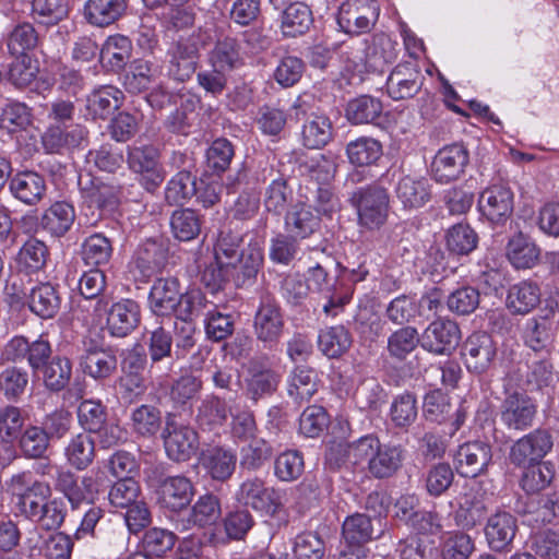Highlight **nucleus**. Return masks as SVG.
Returning a JSON list of instances; mask_svg holds the SVG:
<instances>
[{"mask_svg": "<svg viewBox=\"0 0 559 559\" xmlns=\"http://www.w3.org/2000/svg\"><path fill=\"white\" fill-rule=\"evenodd\" d=\"M486 515V506L483 498L469 490L459 496L457 509L454 511V521L464 530L474 528L481 523Z\"/></svg>", "mask_w": 559, "mask_h": 559, "instance_id": "26", "label": "nucleus"}, {"mask_svg": "<svg viewBox=\"0 0 559 559\" xmlns=\"http://www.w3.org/2000/svg\"><path fill=\"white\" fill-rule=\"evenodd\" d=\"M32 122L29 108L19 102L8 103L0 115V127L8 132H17L26 129Z\"/></svg>", "mask_w": 559, "mask_h": 559, "instance_id": "57", "label": "nucleus"}, {"mask_svg": "<svg viewBox=\"0 0 559 559\" xmlns=\"http://www.w3.org/2000/svg\"><path fill=\"white\" fill-rule=\"evenodd\" d=\"M318 390L317 373L309 368H296L288 378L287 392L297 402L312 397Z\"/></svg>", "mask_w": 559, "mask_h": 559, "instance_id": "46", "label": "nucleus"}, {"mask_svg": "<svg viewBox=\"0 0 559 559\" xmlns=\"http://www.w3.org/2000/svg\"><path fill=\"white\" fill-rule=\"evenodd\" d=\"M480 216L492 226H503L514 209V193L510 187L496 183L485 188L478 198Z\"/></svg>", "mask_w": 559, "mask_h": 559, "instance_id": "4", "label": "nucleus"}, {"mask_svg": "<svg viewBox=\"0 0 559 559\" xmlns=\"http://www.w3.org/2000/svg\"><path fill=\"white\" fill-rule=\"evenodd\" d=\"M491 447L483 441L465 442L454 454V467L464 477L483 474L491 462Z\"/></svg>", "mask_w": 559, "mask_h": 559, "instance_id": "11", "label": "nucleus"}, {"mask_svg": "<svg viewBox=\"0 0 559 559\" xmlns=\"http://www.w3.org/2000/svg\"><path fill=\"white\" fill-rule=\"evenodd\" d=\"M353 202L361 228L378 230L386 223L390 214V195L384 188L360 189L353 195Z\"/></svg>", "mask_w": 559, "mask_h": 559, "instance_id": "3", "label": "nucleus"}, {"mask_svg": "<svg viewBox=\"0 0 559 559\" xmlns=\"http://www.w3.org/2000/svg\"><path fill=\"white\" fill-rule=\"evenodd\" d=\"M332 138V124L328 117L311 115L302 127L301 140L309 148H321Z\"/></svg>", "mask_w": 559, "mask_h": 559, "instance_id": "44", "label": "nucleus"}, {"mask_svg": "<svg viewBox=\"0 0 559 559\" xmlns=\"http://www.w3.org/2000/svg\"><path fill=\"white\" fill-rule=\"evenodd\" d=\"M39 73L37 59L28 53L16 56L9 70V80L17 87H26L35 82Z\"/></svg>", "mask_w": 559, "mask_h": 559, "instance_id": "54", "label": "nucleus"}, {"mask_svg": "<svg viewBox=\"0 0 559 559\" xmlns=\"http://www.w3.org/2000/svg\"><path fill=\"white\" fill-rule=\"evenodd\" d=\"M69 12L64 0H33L32 14L39 23L53 25L67 17Z\"/></svg>", "mask_w": 559, "mask_h": 559, "instance_id": "61", "label": "nucleus"}, {"mask_svg": "<svg viewBox=\"0 0 559 559\" xmlns=\"http://www.w3.org/2000/svg\"><path fill=\"white\" fill-rule=\"evenodd\" d=\"M536 414V405L528 396L513 393L501 405V421L510 429L523 430L530 427Z\"/></svg>", "mask_w": 559, "mask_h": 559, "instance_id": "15", "label": "nucleus"}, {"mask_svg": "<svg viewBox=\"0 0 559 559\" xmlns=\"http://www.w3.org/2000/svg\"><path fill=\"white\" fill-rule=\"evenodd\" d=\"M331 466L367 463L376 478L392 476L402 465L403 450L399 445L382 444L373 435L359 438L353 443L333 442L325 454Z\"/></svg>", "mask_w": 559, "mask_h": 559, "instance_id": "1", "label": "nucleus"}, {"mask_svg": "<svg viewBox=\"0 0 559 559\" xmlns=\"http://www.w3.org/2000/svg\"><path fill=\"white\" fill-rule=\"evenodd\" d=\"M209 62L215 71L229 72L237 68L241 62L237 41L229 37L217 40L209 55Z\"/></svg>", "mask_w": 559, "mask_h": 559, "instance_id": "41", "label": "nucleus"}, {"mask_svg": "<svg viewBox=\"0 0 559 559\" xmlns=\"http://www.w3.org/2000/svg\"><path fill=\"white\" fill-rule=\"evenodd\" d=\"M83 371L94 379L108 378L117 367L116 356L100 347H88L81 358Z\"/></svg>", "mask_w": 559, "mask_h": 559, "instance_id": "31", "label": "nucleus"}, {"mask_svg": "<svg viewBox=\"0 0 559 559\" xmlns=\"http://www.w3.org/2000/svg\"><path fill=\"white\" fill-rule=\"evenodd\" d=\"M162 427V414L152 405H141L131 414V428L141 437H153Z\"/></svg>", "mask_w": 559, "mask_h": 559, "instance_id": "49", "label": "nucleus"}, {"mask_svg": "<svg viewBox=\"0 0 559 559\" xmlns=\"http://www.w3.org/2000/svg\"><path fill=\"white\" fill-rule=\"evenodd\" d=\"M28 306L38 317L52 318L60 307V298L55 286L50 283H40L33 287L29 293Z\"/></svg>", "mask_w": 559, "mask_h": 559, "instance_id": "38", "label": "nucleus"}, {"mask_svg": "<svg viewBox=\"0 0 559 559\" xmlns=\"http://www.w3.org/2000/svg\"><path fill=\"white\" fill-rule=\"evenodd\" d=\"M343 538L347 547H361L373 538V527L369 516L360 513L347 516L343 523Z\"/></svg>", "mask_w": 559, "mask_h": 559, "instance_id": "43", "label": "nucleus"}, {"mask_svg": "<svg viewBox=\"0 0 559 559\" xmlns=\"http://www.w3.org/2000/svg\"><path fill=\"white\" fill-rule=\"evenodd\" d=\"M203 35L191 36L181 40L174 48L170 58L169 73L178 81L189 79L195 71L200 45L205 44Z\"/></svg>", "mask_w": 559, "mask_h": 559, "instance_id": "16", "label": "nucleus"}, {"mask_svg": "<svg viewBox=\"0 0 559 559\" xmlns=\"http://www.w3.org/2000/svg\"><path fill=\"white\" fill-rule=\"evenodd\" d=\"M236 455L222 448H215L202 454L201 465L206 473L215 480L229 478L236 467Z\"/></svg>", "mask_w": 559, "mask_h": 559, "instance_id": "37", "label": "nucleus"}, {"mask_svg": "<svg viewBox=\"0 0 559 559\" xmlns=\"http://www.w3.org/2000/svg\"><path fill=\"white\" fill-rule=\"evenodd\" d=\"M420 343L417 330L412 326L399 329L388 340V349L396 358H404Z\"/></svg>", "mask_w": 559, "mask_h": 559, "instance_id": "64", "label": "nucleus"}, {"mask_svg": "<svg viewBox=\"0 0 559 559\" xmlns=\"http://www.w3.org/2000/svg\"><path fill=\"white\" fill-rule=\"evenodd\" d=\"M67 462L74 468L82 471L91 465L95 457V441L86 432L73 436L64 448Z\"/></svg>", "mask_w": 559, "mask_h": 559, "instance_id": "36", "label": "nucleus"}, {"mask_svg": "<svg viewBox=\"0 0 559 559\" xmlns=\"http://www.w3.org/2000/svg\"><path fill=\"white\" fill-rule=\"evenodd\" d=\"M180 285L177 278L156 280L148 296L152 312L158 317L174 316L180 301Z\"/></svg>", "mask_w": 559, "mask_h": 559, "instance_id": "17", "label": "nucleus"}, {"mask_svg": "<svg viewBox=\"0 0 559 559\" xmlns=\"http://www.w3.org/2000/svg\"><path fill=\"white\" fill-rule=\"evenodd\" d=\"M140 322V306L132 299L115 302L107 313V330L112 336L130 334Z\"/></svg>", "mask_w": 559, "mask_h": 559, "instance_id": "20", "label": "nucleus"}, {"mask_svg": "<svg viewBox=\"0 0 559 559\" xmlns=\"http://www.w3.org/2000/svg\"><path fill=\"white\" fill-rule=\"evenodd\" d=\"M158 493L159 503L164 508L180 511L190 503L194 488L187 477L173 476L162 481Z\"/></svg>", "mask_w": 559, "mask_h": 559, "instance_id": "23", "label": "nucleus"}, {"mask_svg": "<svg viewBox=\"0 0 559 559\" xmlns=\"http://www.w3.org/2000/svg\"><path fill=\"white\" fill-rule=\"evenodd\" d=\"M162 259V248L155 241L140 246L130 263V272L134 280L145 282L150 278L158 270Z\"/></svg>", "mask_w": 559, "mask_h": 559, "instance_id": "27", "label": "nucleus"}, {"mask_svg": "<svg viewBox=\"0 0 559 559\" xmlns=\"http://www.w3.org/2000/svg\"><path fill=\"white\" fill-rule=\"evenodd\" d=\"M162 67L158 62L138 59L134 60L124 76V86L130 93H142L159 87Z\"/></svg>", "mask_w": 559, "mask_h": 559, "instance_id": "21", "label": "nucleus"}, {"mask_svg": "<svg viewBox=\"0 0 559 559\" xmlns=\"http://www.w3.org/2000/svg\"><path fill=\"white\" fill-rule=\"evenodd\" d=\"M84 135L80 127L64 131L60 126H50L43 134L41 143L47 153H60L64 148L78 146Z\"/></svg>", "mask_w": 559, "mask_h": 559, "instance_id": "40", "label": "nucleus"}, {"mask_svg": "<svg viewBox=\"0 0 559 559\" xmlns=\"http://www.w3.org/2000/svg\"><path fill=\"white\" fill-rule=\"evenodd\" d=\"M126 7L124 0H87L84 16L91 25L105 27L119 20Z\"/></svg>", "mask_w": 559, "mask_h": 559, "instance_id": "28", "label": "nucleus"}, {"mask_svg": "<svg viewBox=\"0 0 559 559\" xmlns=\"http://www.w3.org/2000/svg\"><path fill=\"white\" fill-rule=\"evenodd\" d=\"M467 148L462 144L447 145L438 151L431 163V174L436 181L449 183L461 177L468 164Z\"/></svg>", "mask_w": 559, "mask_h": 559, "instance_id": "9", "label": "nucleus"}, {"mask_svg": "<svg viewBox=\"0 0 559 559\" xmlns=\"http://www.w3.org/2000/svg\"><path fill=\"white\" fill-rule=\"evenodd\" d=\"M312 12L302 2L290 3L282 14L281 29L286 37L304 35L312 25Z\"/></svg>", "mask_w": 559, "mask_h": 559, "instance_id": "33", "label": "nucleus"}, {"mask_svg": "<svg viewBox=\"0 0 559 559\" xmlns=\"http://www.w3.org/2000/svg\"><path fill=\"white\" fill-rule=\"evenodd\" d=\"M516 532V521L508 512L492 514L486 524L485 536L492 550L501 551L511 544Z\"/></svg>", "mask_w": 559, "mask_h": 559, "instance_id": "24", "label": "nucleus"}, {"mask_svg": "<svg viewBox=\"0 0 559 559\" xmlns=\"http://www.w3.org/2000/svg\"><path fill=\"white\" fill-rule=\"evenodd\" d=\"M378 14L373 0H348L340 8L337 24L345 33L358 35L370 29Z\"/></svg>", "mask_w": 559, "mask_h": 559, "instance_id": "8", "label": "nucleus"}, {"mask_svg": "<svg viewBox=\"0 0 559 559\" xmlns=\"http://www.w3.org/2000/svg\"><path fill=\"white\" fill-rule=\"evenodd\" d=\"M163 438L165 451L174 461H187L197 453L199 447L197 432L189 426L178 423L173 415L166 419Z\"/></svg>", "mask_w": 559, "mask_h": 559, "instance_id": "6", "label": "nucleus"}, {"mask_svg": "<svg viewBox=\"0 0 559 559\" xmlns=\"http://www.w3.org/2000/svg\"><path fill=\"white\" fill-rule=\"evenodd\" d=\"M111 253V243L102 234L87 237L82 245V258L87 265L105 264L109 261Z\"/></svg>", "mask_w": 559, "mask_h": 559, "instance_id": "52", "label": "nucleus"}, {"mask_svg": "<svg viewBox=\"0 0 559 559\" xmlns=\"http://www.w3.org/2000/svg\"><path fill=\"white\" fill-rule=\"evenodd\" d=\"M554 447L551 435L536 429L520 438L511 448L510 459L516 465H526L539 462Z\"/></svg>", "mask_w": 559, "mask_h": 559, "instance_id": "12", "label": "nucleus"}, {"mask_svg": "<svg viewBox=\"0 0 559 559\" xmlns=\"http://www.w3.org/2000/svg\"><path fill=\"white\" fill-rule=\"evenodd\" d=\"M26 545L33 556L47 559H70L72 542L63 533H41L37 527L28 532Z\"/></svg>", "mask_w": 559, "mask_h": 559, "instance_id": "13", "label": "nucleus"}, {"mask_svg": "<svg viewBox=\"0 0 559 559\" xmlns=\"http://www.w3.org/2000/svg\"><path fill=\"white\" fill-rule=\"evenodd\" d=\"M254 328L258 337L263 342H275L283 328L278 308L272 302H264L257 312Z\"/></svg>", "mask_w": 559, "mask_h": 559, "instance_id": "39", "label": "nucleus"}, {"mask_svg": "<svg viewBox=\"0 0 559 559\" xmlns=\"http://www.w3.org/2000/svg\"><path fill=\"white\" fill-rule=\"evenodd\" d=\"M460 341L461 332L457 324L448 319L432 321L420 336L421 347L437 355L450 354Z\"/></svg>", "mask_w": 559, "mask_h": 559, "instance_id": "10", "label": "nucleus"}, {"mask_svg": "<svg viewBox=\"0 0 559 559\" xmlns=\"http://www.w3.org/2000/svg\"><path fill=\"white\" fill-rule=\"evenodd\" d=\"M5 490L14 514L29 520L39 514L43 503L51 496L49 484L36 479L31 472L12 475Z\"/></svg>", "mask_w": 559, "mask_h": 559, "instance_id": "2", "label": "nucleus"}, {"mask_svg": "<svg viewBox=\"0 0 559 559\" xmlns=\"http://www.w3.org/2000/svg\"><path fill=\"white\" fill-rule=\"evenodd\" d=\"M197 193L195 180L189 171L177 173L167 183L165 198L170 204H182Z\"/></svg>", "mask_w": 559, "mask_h": 559, "instance_id": "53", "label": "nucleus"}, {"mask_svg": "<svg viewBox=\"0 0 559 559\" xmlns=\"http://www.w3.org/2000/svg\"><path fill=\"white\" fill-rule=\"evenodd\" d=\"M141 488L132 477H124L115 483L109 492L108 500L116 509H127L139 501Z\"/></svg>", "mask_w": 559, "mask_h": 559, "instance_id": "51", "label": "nucleus"}, {"mask_svg": "<svg viewBox=\"0 0 559 559\" xmlns=\"http://www.w3.org/2000/svg\"><path fill=\"white\" fill-rule=\"evenodd\" d=\"M222 515L219 499L213 493L201 495L192 504L183 528L206 527L215 524Z\"/></svg>", "mask_w": 559, "mask_h": 559, "instance_id": "29", "label": "nucleus"}, {"mask_svg": "<svg viewBox=\"0 0 559 559\" xmlns=\"http://www.w3.org/2000/svg\"><path fill=\"white\" fill-rule=\"evenodd\" d=\"M263 262V240L260 237H250L247 246L238 255L237 266L243 276H254Z\"/></svg>", "mask_w": 559, "mask_h": 559, "instance_id": "62", "label": "nucleus"}, {"mask_svg": "<svg viewBox=\"0 0 559 559\" xmlns=\"http://www.w3.org/2000/svg\"><path fill=\"white\" fill-rule=\"evenodd\" d=\"M540 255V249L536 242L522 231L511 236L506 246V257L516 270L534 267Z\"/></svg>", "mask_w": 559, "mask_h": 559, "instance_id": "22", "label": "nucleus"}, {"mask_svg": "<svg viewBox=\"0 0 559 559\" xmlns=\"http://www.w3.org/2000/svg\"><path fill=\"white\" fill-rule=\"evenodd\" d=\"M205 297L200 288H190L180 294V301L175 312V317L185 322H191L200 316L205 308Z\"/></svg>", "mask_w": 559, "mask_h": 559, "instance_id": "63", "label": "nucleus"}, {"mask_svg": "<svg viewBox=\"0 0 559 559\" xmlns=\"http://www.w3.org/2000/svg\"><path fill=\"white\" fill-rule=\"evenodd\" d=\"M304 468V457L297 450L282 452L274 463L275 476L282 481L296 480L301 476Z\"/></svg>", "mask_w": 559, "mask_h": 559, "instance_id": "59", "label": "nucleus"}, {"mask_svg": "<svg viewBox=\"0 0 559 559\" xmlns=\"http://www.w3.org/2000/svg\"><path fill=\"white\" fill-rule=\"evenodd\" d=\"M45 385L53 391L63 389L72 373V366L68 358L56 356L43 369Z\"/></svg>", "mask_w": 559, "mask_h": 559, "instance_id": "55", "label": "nucleus"}, {"mask_svg": "<svg viewBox=\"0 0 559 559\" xmlns=\"http://www.w3.org/2000/svg\"><path fill=\"white\" fill-rule=\"evenodd\" d=\"M555 466L550 462L533 463L522 477V488L527 492L545 489L554 479Z\"/></svg>", "mask_w": 559, "mask_h": 559, "instance_id": "60", "label": "nucleus"}, {"mask_svg": "<svg viewBox=\"0 0 559 559\" xmlns=\"http://www.w3.org/2000/svg\"><path fill=\"white\" fill-rule=\"evenodd\" d=\"M38 43V35L31 23L17 24L9 35L8 49L12 56H22L33 50Z\"/></svg>", "mask_w": 559, "mask_h": 559, "instance_id": "58", "label": "nucleus"}, {"mask_svg": "<svg viewBox=\"0 0 559 559\" xmlns=\"http://www.w3.org/2000/svg\"><path fill=\"white\" fill-rule=\"evenodd\" d=\"M346 154L350 164L359 167L374 164L382 155V145L372 138H358L346 146Z\"/></svg>", "mask_w": 559, "mask_h": 559, "instance_id": "42", "label": "nucleus"}, {"mask_svg": "<svg viewBox=\"0 0 559 559\" xmlns=\"http://www.w3.org/2000/svg\"><path fill=\"white\" fill-rule=\"evenodd\" d=\"M12 195L27 205L37 204L46 194L44 176L34 170H22L13 175L9 183Z\"/></svg>", "mask_w": 559, "mask_h": 559, "instance_id": "19", "label": "nucleus"}, {"mask_svg": "<svg viewBox=\"0 0 559 559\" xmlns=\"http://www.w3.org/2000/svg\"><path fill=\"white\" fill-rule=\"evenodd\" d=\"M128 163L130 168L140 175L141 183L147 191L155 190L164 181L165 171L156 147L141 145L130 148Z\"/></svg>", "mask_w": 559, "mask_h": 559, "instance_id": "7", "label": "nucleus"}, {"mask_svg": "<svg viewBox=\"0 0 559 559\" xmlns=\"http://www.w3.org/2000/svg\"><path fill=\"white\" fill-rule=\"evenodd\" d=\"M170 227L175 238L190 241L200 234L201 221L193 210H178L171 215Z\"/></svg>", "mask_w": 559, "mask_h": 559, "instance_id": "50", "label": "nucleus"}, {"mask_svg": "<svg viewBox=\"0 0 559 559\" xmlns=\"http://www.w3.org/2000/svg\"><path fill=\"white\" fill-rule=\"evenodd\" d=\"M317 226L318 217L312 213L311 207L304 203L293 205L286 214L285 228L294 239L308 237Z\"/></svg>", "mask_w": 559, "mask_h": 559, "instance_id": "34", "label": "nucleus"}, {"mask_svg": "<svg viewBox=\"0 0 559 559\" xmlns=\"http://www.w3.org/2000/svg\"><path fill=\"white\" fill-rule=\"evenodd\" d=\"M132 52L131 40L121 34H115L107 37L103 44L99 58L104 67L111 70L122 69L130 59Z\"/></svg>", "mask_w": 559, "mask_h": 559, "instance_id": "32", "label": "nucleus"}, {"mask_svg": "<svg viewBox=\"0 0 559 559\" xmlns=\"http://www.w3.org/2000/svg\"><path fill=\"white\" fill-rule=\"evenodd\" d=\"M540 301L539 287L528 281H522L509 287L506 297V307L513 314H527Z\"/></svg>", "mask_w": 559, "mask_h": 559, "instance_id": "25", "label": "nucleus"}, {"mask_svg": "<svg viewBox=\"0 0 559 559\" xmlns=\"http://www.w3.org/2000/svg\"><path fill=\"white\" fill-rule=\"evenodd\" d=\"M396 197L404 209H419L430 199L429 183L423 177L404 176L397 182Z\"/></svg>", "mask_w": 559, "mask_h": 559, "instance_id": "30", "label": "nucleus"}, {"mask_svg": "<svg viewBox=\"0 0 559 559\" xmlns=\"http://www.w3.org/2000/svg\"><path fill=\"white\" fill-rule=\"evenodd\" d=\"M318 344L325 356L335 358L350 347L352 337L344 326L336 325L322 330L318 337Z\"/></svg>", "mask_w": 559, "mask_h": 559, "instance_id": "47", "label": "nucleus"}, {"mask_svg": "<svg viewBox=\"0 0 559 559\" xmlns=\"http://www.w3.org/2000/svg\"><path fill=\"white\" fill-rule=\"evenodd\" d=\"M122 92L111 85L95 90L87 98L86 109L93 118H107L122 103Z\"/></svg>", "mask_w": 559, "mask_h": 559, "instance_id": "35", "label": "nucleus"}, {"mask_svg": "<svg viewBox=\"0 0 559 559\" xmlns=\"http://www.w3.org/2000/svg\"><path fill=\"white\" fill-rule=\"evenodd\" d=\"M284 493L274 487L267 486L258 477L243 480L237 491V500L245 506L264 514L274 515L283 506Z\"/></svg>", "mask_w": 559, "mask_h": 559, "instance_id": "5", "label": "nucleus"}, {"mask_svg": "<svg viewBox=\"0 0 559 559\" xmlns=\"http://www.w3.org/2000/svg\"><path fill=\"white\" fill-rule=\"evenodd\" d=\"M497 354V347L492 337L485 333H473L465 341L463 356L467 369L481 373L492 364Z\"/></svg>", "mask_w": 559, "mask_h": 559, "instance_id": "14", "label": "nucleus"}, {"mask_svg": "<svg viewBox=\"0 0 559 559\" xmlns=\"http://www.w3.org/2000/svg\"><path fill=\"white\" fill-rule=\"evenodd\" d=\"M420 79V72L414 63L399 64L386 80L388 94L395 100L413 97L421 87Z\"/></svg>", "mask_w": 559, "mask_h": 559, "instance_id": "18", "label": "nucleus"}, {"mask_svg": "<svg viewBox=\"0 0 559 559\" xmlns=\"http://www.w3.org/2000/svg\"><path fill=\"white\" fill-rule=\"evenodd\" d=\"M473 551L472 537L460 531L448 533L441 543L442 559H467Z\"/></svg>", "mask_w": 559, "mask_h": 559, "instance_id": "56", "label": "nucleus"}, {"mask_svg": "<svg viewBox=\"0 0 559 559\" xmlns=\"http://www.w3.org/2000/svg\"><path fill=\"white\" fill-rule=\"evenodd\" d=\"M74 209L66 202L53 203L41 218L43 227L51 235H64L74 222Z\"/></svg>", "mask_w": 559, "mask_h": 559, "instance_id": "45", "label": "nucleus"}, {"mask_svg": "<svg viewBox=\"0 0 559 559\" xmlns=\"http://www.w3.org/2000/svg\"><path fill=\"white\" fill-rule=\"evenodd\" d=\"M381 112V102L370 96L355 98L346 107V118L354 124L373 122Z\"/></svg>", "mask_w": 559, "mask_h": 559, "instance_id": "48", "label": "nucleus"}]
</instances>
